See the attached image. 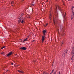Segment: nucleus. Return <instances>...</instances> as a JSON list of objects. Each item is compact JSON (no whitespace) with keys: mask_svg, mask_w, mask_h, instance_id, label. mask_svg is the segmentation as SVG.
Segmentation results:
<instances>
[{"mask_svg":"<svg viewBox=\"0 0 74 74\" xmlns=\"http://www.w3.org/2000/svg\"><path fill=\"white\" fill-rule=\"evenodd\" d=\"M67 53V52L65 51H64V54L62 55V57H64L65 56V53L66 54Z\"/></svg>","mask_w":74,"mask_h":74,"instance_id":"0eeeda50","label":"nucleus"},{"mask_svg":"<svg viewBox=\"0 0 74 74\" xmlns=\"http://www.w3.org/2000/svg\"><path fill=\"white\" fill-rule=\"evenodd\" d=\"M20 40H21V41H22V39H20Z\"/></svg>","mask_w":74,"mask_h":74,"instance_id":"7c9ffc66","label":"nucleus"},{"mask_svg":"<svg viewBox=\"0 0 74 74\" xmlns=\"http://www.w3.org/2000/svg\"><path fill=\"white\" fill-rule=\"evenodd\" d=\"M56 71L54 72L53 74H56Z\"/></svg>","mask_w":74,"mask_h":74,"instance_id":"aec40b11","label":"nucleus"},{"mask_svg":"<svg viewBox=\"0 0 74 74\" xmlns=\"http://www.w3.org/2000/svg\"><path fill=\"white\" fill-rule=\"evenodd\" d=\"M71 10H72L73 13V14H74V12L73 11H74V7H72V8Z\"/></svg>","mask_w":74,"mask_h":74,"instance_id":"1a4fd4ad","label":"nucleus"},{"mask_svg":"<svg viewBox=\"0 0 74 74\" xmlns=\"http://www.w3.org/2000/svg\"><path fill=\"white\" fill-rule=\"evenodd\" d=\"M7 71H8V70L6 71V72H7Z\"/></svg>","mask_w":74,"mask_h":74,"instance_id":"72a5a7b5","label":"nucleus"},{"mask_svg":"<svg viewBox=\"0 0 74 74\" xmlns=\"http://www.w3.org/2000/svg\"><path fill=\"white\" fill-rule=\"evenodd\" d=\"M53 71H54V69H53L52 71V72H51V73H50V74H52V73H53Z\"/></svg>","mask_w":74,"mask_h":74,"instance_id":"a211bd4d","label":"nucleus"},{"mask_svg":"<svg viewBox=\"0 0 74 74\" xmlns=\"http://www.w3.org/2000/svg\"><path fill=\"white\" fill-rule=\"evenodd\" d=\"M73 49L72 50V54H74V47H73Z\"/></svg>","mask_w":74,"mask_h":74,"instance_id":"9d476101","label":"nucleus"},{"mask_svg":"<svg viewBox=\"0 0 74 74\" xmlns=\"http://www.w3.org/2000/svg\"><path fill=\"white\" fill-rule=\"evenodd\" d=\"M23 15V13H22V15Z\"/></svg>","mask_w":74,"mask_h":74,"instance_id":"a878e982","label":"nucleus"},{"mask_svg":"<svg viewBox=\"0 0 74 74\" xmlns=\"http://www.w3.org/2000/svg\"><path fill=\"white\" fill-rule=\"evenodd\" d=\"M62 45H61V46H62Z\"/></svg>","mask_w":74,"mask_h":74,"instance_id":"f704fd0d","label":"nucleus"},{"mask_svg":"<svg viewBox=\"0 0 74 74\" xmlns=\"http://www.w3.org/2000/svg\"><path fill=\"white\" fill-rule=\"evenodd\" d=\"M63 5H64L65 4H64V2H63Z\"/></svg>","mask_w":74,"mask_h":74,"instance_id":"c85d7f7f","label":"nucleus"},{"mask_svg":"<svg viewBox=\"0 0 74 74\" xmlns=\"http://www.w3.org/2000/svg\"><path fill=\"white\" fill-rule=\"evenodd\" d=\"M64 43L63 42H61V44H64Z\"/></svg>","mask_w":74,"mask_h":74,"instance_id":"b1692460","label":"nucleus"},{"mask_svg":"<svg viewBox=\"0 0 74 74\" xmlns=\"http://www.w3.org/2000/svg\"><path fill=\"white\" fill-rule=\"evenodd\" d=\"M14 4V2L12 1L11 2V4Z\"/></svg>","mask_w":74,"mask_h":74,"instance_id":"6ab92c4d","label":"nucleus"},{"mask_svg":"<svg viewBox=\"0 0 74 74\" xmlns=\"http://www.w3.org/2000/svg\"><path fill=\"white\" fill-rule=\"evenodd\" d=\"M49 19H50V20H51V15H50L49 16Z\"/></svg>","mask_w":74,"mask_h":74,"instance_id":"dca6fc26","label":"nucleus"},{"mask_svg":"<svg viewBox=\"0 0 74 74\" xmlns=\"http://www.w3.org/2000/svg\"><path fill=\"white\" fill-rule=\"evenodd\" d=\"M63 16L64 18H65V17H66V13H64V14L63 15Z\"/></svg>","mask_w":74,"mask_h":74,"instance_id":"9b49d317","label":"nucleus"},{"mask_svg":"<svg viewBox=\"0 0 74 74\" xmlns=\"http://www.w3.org/2000/svg\"><path fill=\"white\" fill-rule=\"evenodd\" d=\"M32 5H33V6L34 5V4H32Z\"/></svg>","mask_w":74,"mask_h":74,"instance_id":"bb28decb","label":"nucleus"},{"mask_svg":"<svg viewBox=\"0 0 74 74\" xmlns=\"http://www.w3.org/2000/svg\"><path fill=\"white\" fill-rule=\"evenodd\" d=\"M48 25V23H47V24L46 25H44V26H45V27H46V26Z\"/></svg>","mask_w":74,"mask_h":74,"instance_id":"f3484780","label":"nucleus"},{"mask_svg":"<svg viewBox=\"0 0 74 74\" xmlns=\"http://www.w3.org/2000/svg\"><path fill=\"white\" fill-rule=\"evenodd\" d=\"M22 50H26V48L25 47H23L20 48Z\"/></svg>","mask_w":74,"mask_h":74,"instance_id":"423d86ee","label":"nucleus"},{"mask_svg":"<svg viewBox=\"0 0 74 74\" xmlns=\"http://www.w3.org/2000/svg\"><path fill=\"white\" fill-rule=\"evenodd\" d=\"M53 23H54V25H56V22L55 21V20H53Z\"/></svg>","mask_w":74,"mask_h":74,"instance_id":"ddd939ff","label":"nucleus"},{"mask_svg":"<svg viewBox=\"0 0 74 74\" xmlns=\"http://www.w3.org/2000/svg\"><path fill=\"white\" fill-rule=\"evenodd\" d=\"M74 58V57H73V58H71V60H74V58Z\"/></svg>","mask_w":74,"mask_h":74,"instance_id":"412c9836","label":"nucleus"},{"mask_svg":"<svg viewBox=\"0 0 74 74\" xmlns=\"http://www.w3.org/2000/svg\"><path fill=\"white\" fill-rule=\"evenodd\" d=\"M3 74H4V73Z\"/></svg>","mask_w":74,"mask_h":74,"instance_id":"ea45409f","label":"nucleus"},{"mask_svg":"<svg viewBox=\"0 0 74 74\" xmlns=\"http://www.w3.org/2000/svg\"><path fill=\"white\" fill-rule=\"evenodd\" d=\"M28 38H29V36H27V38L24 40H23V42L21 41V42H25V41H27V39H28Z\"/></svg>","mask_w":74,"mask_h":74,"instance_id":"7ed1b4c3","label":"nucleus"},{"mask_svg":"<svg viewBox=\"0 0 74 74\" xmlns=\"http://www.w3.org/2000/svg\"><path fill=\"white\" fill-rule=\"evenodd\" d=\"M25 23V20L23 18L19 19L18 20V23Z\"/></svg>","mask_w":74,"mask_h":74,"instance_id":"f03ea898","label":"nucleus"},{"mask_svg":"<svg viewBox=\"0 0 74 74\" xmlns=\"http://www.w3.org/2000/svg\"><path fill=\"white\" fill-rule=\"evenodd\" d=\"M34 40H33L32 41V42H34Z\"/></svg>","mask_w":74,"mask_h":74,"instance_id":"cd10ccee","label":"nucleus"},{"mask_svg":"<svg viewBox=\"0 0 74 74\" xmlns=\"http://www.w3.org/2000/svg\"><path fill=\"white\" fill-rule=\"evenodd\" d=\"M57 7H58L59 10H60V7H59V5H57V6L56 7V8H57Z\"/></svg>","mask_w":74,"mask_h":74,"instance_id":"f8f14e48","label":"nucleus"},{"mask_svg":"<svg viewBox=\"0 0 74 74\" xmlns=\"http://www.w3.org/2000/svg\"><path fill=\"white\" fill-rule=\"evenodd\" d=\"M14 64L13 63H12V65H13Z\"/></svg>","mask_w":74,"mask_h":74,"instance_id":"393cba45","label":"nucleus"},{"mask_svg":"<svg viewBox=\"0 0 74 74\" xmlns=\"http://www.w3.org/2000/svg\"><path fill=\"white\" fill-rule=\"evenodd\" d=\"M46 33V31L45 30L43 31V33L44 35V36H42V43L44 42V40H45V35Z\"/></svg>","mask_w":74,"mask_h":74,"instance_id":"f257e3e1","label":"nucleus"},{"mask_svg":"<svg viewBox=\"0 0 74 74\" xmlns=\"http://www.w3.org/2000/svg\"><path fill=\"white\" fill-rule=\"evenodd\" d=\"M36 62V61H35V62Z\"/></svg>","mask_w":74,"mask_h":74,"instance_id":"c9c22d12","label":"nucleus"},{"mask_svg":"<svg viewBox=\"0 0 74 74\" xmlns=\"http://www.w3.org/2000/svg\"><path fill=\"white\" fill-rule=\"evenodd\" d=\"M29 18H30V17H29Z\"/></svg>","mask_w":74,"mask_h":74,"instance_id":"58836bf2","label":"nucleus"},{"mask_svg":"<svg viewBox=\"0 0 74 74\" xmlns=\"http://www.w3.org/2000/svg\"><path fill=\"white\" fill-rule=\"evenodd\" d=\"M14 66L15 67H18V66H19V65H14Z\"/></svg>","mask_w":74,"mask_h":74,"instance_id":"4468645a","label":"nucleus"},{"mask_svg":"<svg viewBox=\"0 0 74 74\" xmlns=\"http://www.w3.org/2000/svg\"><path fill=\"white\" fill-rule=\"evenodd\" d=\"M60 29L62 30V28H61Z\"/></svg>","mask_w":74,"mask_h":74,"instance_id":"2f4dec72","label":"nucleus"},{"mask_svg":"<svg viewBox=\"0 0 74 74\" xmlns=\"http://www.w3.org/2000/svg\"><path fill=\"white\" fill-rule=\"evenodd\" d=\"M65 32H62V33H61L60 34H61V36H64L66 35L65 34H65Z\"/></svg>","mask_w":74,"mask_h":74,"instance_id":"20e7f679","label":"nucleus"},{"mask_svg":"<svg viewBox=\"0 0 74 74\" xmlns=\"http://www.w3.org/2000/svg\"><path fill=\"white\" fill-rule=\"evenodd\" d=\"M12 6H13V5H12Z\"/></svg>","mask_w":74,"mask_h":74,"instance_id":"473e14b6","label":"nucleus"},{"mask_svg":"<svg viewBox=\"0 0 74 74\" xmlns=\"http://www.w3.org/2000/svg\"><path fill=\"white\" fill-rule=\"evenodd\" d=\"M50 74H51L50 73Z\"/></svg>","mask_w":74,"mask_h":74,"instance_id":"a19ab883","label":"nucleus"},{"mask_svg":"<svg viewBox=\"0 0 74 74\" xmlns=\"http://www.w3.org/2000/svg\"><path fill=\"white\" fill-rule=\"evenodd\" d=\"M57 0H56V1H57Z\"/></svg>","mask_w":74,"mask_h":74,"instance_id":"4c0bfd02","label":"nucleus"},{"mask_svg":"<svg viewBox=\"0 0 74 74\" xmlns=\"http://www.w3.org/2000/svg\"><path fill=\"white\" fill-rule=\"evenodd\" d=\"M62 29H63V30L64 29L63 28Z\"/></svg>","mask_w":74,"mask_h":74,"instance_id":"e433bc0d","label":"nucleus"},{"mask_svg":"<svg viewBox=\"0 0 74 74\" xmlns=\"http://www.w3.org/2000/svg\"><path fill=\"white\" fill-rule=\"evenodd\" d=\"M4 48H5V46H4L3 47H2V48H1V49H2Z\"/></svg>","mask_w":74,"mask_h":74,"instance_id":"4be33fe9","label":"nucleus"},{"mask_svg":"<svg viewBox=\"0 0 74 74\" xmlns=\"http://www.w3.org/2000/svg\"><path fill=\"white\" fill-rule=\"evenodd\" d=\"M48 0H47V2H48Z\"/></svg>","mask_w":74,"mask_h":74,"instance_id":"c756f323","label":"nucleus"},{"mask_svg":"<svg viewBox=\"0 0 74 74\" xmlns=\"http://www.w3.org/2000/svg\"><path fill=\"white\" fill-rule=\"evenodd\" d=\"M18 72H19V73H22V74H24V72H23V71H18Z\"/></svg>","mask_w":74,"mask_h":74,"instance_id":"6e6552de","label":"nucleus"},{"mask_svg":"<svg viewBox=\"0 0 74 74\" xmlns=\"http://www.w3.org/2000/svg\"><path fill=\"white\" fill-rule=\"evenodd\" d=\"M12 54V52H10L7 55V56H11V55Z\"/></svg>","mask_w":74,"mask_h":74,"instance_id":"39448f33","label":"nucleus"},{"mask_svg":"<svg viewBox=\"0 0 74 74\" xmlns=\"http://www.w3.org/2000/svg\"><path fill=\"white\" fill-rule=\"evenodd\" d=\"M43 74H48V73H47L46 72H44L43 73Z\"/></svg>","mask_w":74,"mask_h":74,"instance_id":"2eb2a0df","label":"nucleus"},{"mask_svg":"<svg viewBox=\"0 0 74 74\" xmlns=\"http://www.w3.org/2000/svg\"><path fill=\"white\" fill-rule=\"evenodd\" d=\"M4 52H2L1 53V54H3L4 53Z\"/></svg>","mask_w":74,"mask_h":74,"instance_id":"5701e85b","label":"nucleus"}]
</instances>
